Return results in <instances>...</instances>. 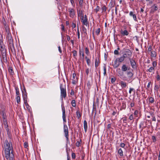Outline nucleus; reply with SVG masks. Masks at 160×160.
Masks as SVG:
<instances>
[{
  "label": "nucleus",
  "instance_id": "nucleus-1",
  "mask_svg": "<svg viewBox=\"0 0 160 160\" xmlns=\"http://www.w3.org/2000/svg\"><path fill=\"white\" fill-rule=\"evenodd\" d=\"M4 156L7 160H13L14 155L13 153V147L11 142H8L7 140L5 141L4 143Z\"/></svg>",
  "mask_w": 160,
  "mask_h": 160
},
{
  "label": "nucleus",
  "instance_id": "nucleus-2",
  "mask_svg": "<svg viewBox=\"0 0 160 160\" xmlns=\"http://www.w3.org/2000/svg\"><path fill=\"white\" fill-rule=\"evenodd\" d=\"M122 56L125 58H128L130 60V58L132 56V52L131 50L128 49H124L123 52L122 53Z\"/></svg>",
  "mask_w": 160,
  "mask_h": 160
},
{
  "label": "nucleus",
  "instance_id": "nucleus-3",
  "mask_svg": "<svg viewBox=\"0 0 160 160\" xmlns=\"http://www.w3.org/2000/svg\"><path fill=\"white\" fill-rule=\"evenodd\" d=\"M60 89L61 91V97L62 100L63 97L65 98L66 96V92L65 88L62 86V85H60Z\"/></svg>",
  "mask_w": 160,
  "mask_h": 160
},
{
  "label": "nucleus",
  "instance_id": "nucleus-4",
  "mask_svg": "<svg viewBox=\"0 0 160 160\" xmlns=\"http://www.w3.org/2000/svg\"><path fill=\"white\" fill-rule=\"evenodd\" d=\"M81 17V21L82 22L83 24L87 26L88 24V19L87 18V16L86 15H85L84 16V15L82 13L80 14Z\"/></svg>",
  "mask_w": 160,
  "mask_h": 160
},
{
  "label": "nucleus",
  "instance_id": "nucleus-5",
  "mask_svg": "<svg viewBox=\"0 0 160 160\" xmlns=\"http://www.w3.org/2000/svg\"><path fill=\"white\" fill-rule=\"evenodd\" d=\"M61 107L62 112V118L64 122H66V115L65 113V110L63 104H62Z\"/></svg>",
  "mask_w": 160,
  "mask_h": 160
},
{
  "label": "nucleus",
  "instance_id": "nucleus-6",
  "mask_svg": "<svg viewBox=\"0 0 160 160\" xmlns=\"http://www.w3.org/2000/svg\"><path fill=\"white\" fill-rule=\"evenodd\" d=\"M63 130L65 134V137L66 138L67 140H68V127L66 124L64 125Z\"/></svg>",
  "mask_w": 160,
  "mask_h": 160
},
{
  "label": "nucleus",
  "instance_id": "nucleus-7",
  "mask_svg": "<svg viewBox=\"0 0 160 160\" xmlns=\"http://www.w3.org/2000/svg\"><path fill=\"white\" fill-rule=\"evenodd\" d=\"M68 12L69 13L70 16L73 18L74 15V10L73 9L70 8L68 9Z\"/></svg>",
  "mask_w": 160,
  "mask_h": 160
},
{
  "label": "nucleus",
  "instance_id": "nucleus-8",
  "mask_svg": "<svg viewBox=\"0 0 160 160\" xmlns=\"http://www.w3.org/2000/svg\"><path fill=\"white\" fill-rule=\"evenodd\" d=\"M118 59H116L114 61L113 66L114 68H116L119 66V63L118 62Z\"/></svg>",
  "mask_w": 160,
  "mask_h": 160
},
{
  "label": "nucleus",
  "instance_id": "nucleus-9",
  "mask_svg": "<svg viewBox=\"0 0 160 160\" xmlns=\"http://www.w3.org/2000/svg\"><path fill=\"white\" fill-rule=\"evenodd\" d=\"M7 38L9 42L10 43H11L12 42V37H11V34L9 33L8 32Z\"/></svg>",
  "mask_w": 160,
  "mask_h": 160
},
{
  "label": "nucleus",
  "instance_id": "nucleus-10",
  "mask_svg": "<svg viewBox=\"0 0 160 160\" xmlns=\"http://www.w3.org/2000/svg\"><path fill=\"white\" fill-rule=\"evenodd\" d=\"M25 91V93H23V99L24 101V103L25 102H27V94L26 92V91L25 90V89H24Z\"/></svg>",
  "mask_w": 160,
  "mask_h": 160
},
{
  "label": "nucleus",
  "instance_id": "nucleus-11",
  "mask_svg": "<svg viewBox=\"0 0 160 160\" xmlns=\"http://www.w3.org/2000/svg\"><path fill=\"white\" fill-rule=\"evenodd\" d=\"M119 84L122 88H125L127 86V83L126 82L123 81H120Z\"/></svg>",
  "mask_w": 160,
  "mask_h": 160
},
{
  "label": "nucleus",
  "instance_id": "nucleus-12",
  "mask_svg": "<svg viewBox=\"0 0 160 160\" xmlns=\"http://www.w3.org/2000/svg\"><path fill=\"white\" fill-rule=\"evenodd\" d=\"M129 15L131 16H132L133 17V19L135 21H137V17H136V15L135 14H134L133 13V12H132V11L130 12L129 13Z\"/></svg>",
  "mask_w": 160,
  "mask_h": 160
},
{
  "label": "nucleus",
  "instance_id": "nucleus-13",
  "mask_svg": "<svg viewBox=\"0 0 160 160\" xmlns=\"http://www.w3.org/2000/svg\"><path fill=\"white\" fill-rule=\"evenodd\" d=\"M121 70L123 72H126L128 70V67L125 64L122 65Z\"/></svg>",
  "mask_w": 160,
  "mask_h": 160
},
{
  "label": "nucleus",
  "instance_id": "nucleus-14",
  "mask_svg": "<svg viewBox=\"0 0 160 160\" xmlns=\"http://www.w3.org/2000/svg\"><path fill=\"white\" fill-rule=\"evenodd\" d=\"M151 8L152 11L153 12L157 10L158 9L157 5L155 4H154L152 6Z\"/></svg>",
  "mask_w": 160,
  "mask_h": 160
},
{
  "label": "nucleus",
  "instance_id": "nucleus-15",
  "mask_svg": "<svg viewBox=\"0 0 160 160\" xmlns=\"http://www.w3.org/2000/svg\"><path fill=\"white\" fill-rule=\"evenodd\" d=\"M130 60L132 68H134L136 64L135 61L133 59H131V58L130 60Z\"/></svg>",
  "mask_w": 160,
  "mask_h": 160
},
{
  "label": "nucleus",
  "instance_id": "nucleus-16",
  "mask_svg": "<svg viewBox=\"0 0 160 160\" xmlns=\"http://www.w3.org/2000/svg\"><path fill=\"white\" fill-rule=\"evenodd\" d=\"M150 56L152 58H155L157 56L156 52L154 51H151L150 53Z\"/></svg>",
  "mask_w": 160,
  "mask_h": 160
},
{
  "label": "nucleus",
  "instance_id": "nucleus-17",
  "mask_svg": "<svg viewBox=\"0 0 160 160\" xmlns=\"http://www.w3.org/2000/svg\"><path fill=\"white\" fill-rule=\"evenodd\" d=\"M83 124H84V131L85 132H87V128H88V126H87V122L86 120H84V121L83 122Z\"/></svg>",
  "mask_w": 160,
  "mask_h": 160
},
{
  "label": "nucleus",
  "instance_id": "nucleus-18",
  "mask_svg": "<svg viewBox=\"0 0 160 160\" xmlns=\"http://www.w3.org/2000/svg\"><path fill=\"white\" fill-rule=\"evenodd\" d=\"M121 33L123 35L127 36L129 34L128 31L126 30H125L124 31L121 30Z\"/></svg>",
  "mask_w": 160,
  "mask_h": 160
},
{
  "label": "nucleus",
  "instance_id": "nucleus-19",
  "mask_svg": "<svg viewBox=\"0 0 160 160\" xmlns=\"http://www.w3.org/2000/svg\"><path fill=\"white\" fill-rule=\"evenodd\" d=\"M125 58L122 56L120 58H117L116 59H118V61L119 62H122L125 59Z\"/></svg>",
  "mask_w": 160,
  "mask_h": 160
},
{
  "label": "nucleus",
  "instance_id": "nucleus-20",
  "mask_svg": "<svg viewBox=\"0 0 160 160\" xmlns=\"http://www.w3.org/2000/svg\"><path fill=\"white\" fill-rule=\"evenodd\" d=\"M99 63V60L98 58H96L95 59V67L96 68H97V67H98Z\"/></svg>",
  "mask_w": 160,
  "mask_h": 160
},
{
  "label": "nucleus",
  "instance_id": "nucleus-21",
  "mask_svg": "<svg viewBox=\"0 0 160 160\" xmlns=\"http://www.w3.org/2000/svg\"><path fill=\"white\" fill-rule=\"evenodd\" d=\"M3 123H4V126H5V128H6V130H7V133L8 134V132H9V129L8 128V122Z\"/></svg>",
  "mask_w": 160,
  "mask_h": 160
},
{
  "label": "nucleus",
  "instance_id": "nucleus-22",
  "mask_svg": "<svg viewBox=\"0 0 160 160\" xmlns=\"http://www.w3.org/2000/svg\"><path fill=\"white\" fill-rule=\"evenodd\" d=\"M24 104H25L26 108L28 110L29 112L30 111L31 107L29 106L27 102H24Z\"/></svg>",
  "mask_w": 160,
  "mask_h": 160
},
{
  "label": "nucleus",
  "instance_id": "nucleus-23",
  "mask_svg": "<svg viewBox=\"0 0 160 160\" xmlns=\"http://www.w3.org/2000/svg\"><path fill=\"white\" fill-rule=\"evenodd\" d=\"M127 75L128 77L132 78L133 76V74L131 72H128Z\"/></svg>",
  "mask_w": 160,
  "mask_h": 160
},
{
  "label": "nucleus",
  "instance_id": "nucleus-24",
  "mask_svg": "<svg viewBox=\"0 0 160 160\" xmlns=\"http://www.w3.org/2000/svg\"><path fill=\"white\" fill-rule=\"evenodd\" d=\"M118 153L121 156H123V151L121 148H120L118 150Z\"/></svg>",
  "mask_w": 160,
  "mask_h": 160
},
{
  "label": "nucleus",
  "instance_id": "nucleus-25",
  "mask_svg": "<svg viewBox=\"0 0 160 160\" xmlns=\"http://www.w3.org/2000/svg\"><path fill=\"white\" fill-rule=\"evenodd\" d=\"M149 103H152L154 102V99L152 97H150L149 98Z\"/></svg>",
  "mask_w": 160,
  "mask_h": 160
},
{
  "label": "nucleus",
  "instance_id": "nucleus-26",
  "mask_svg": "<svg viewBox=\"0 0 160 160\" xmlns=\"http://www.w3.org/2000/svg\"><path fill=\"white\" fill-rule=\"evenodd\" d=\"M17 102L18 103H19L20 102V98L19 96H17L16 98Z\"/></svg>",
  "mask_w": 160,
  "mask_h": 160
},
{
  "label": "nucleus",
  "instance_id": "nucleus-27",
  "mask_svg": "<svg viewBox=\"0 0 160 160\" xmlns=\"http://www.w3.org/2000/svg\"><path fill=\"white\" fill-rule=\"evenodd\" d=\"M150 72H152L154 71V68L153 67H151L148 70Z\"/></svg>",
  "mask_w": 160,
  "mask_h": 160
},
{
  "label": "nucleus",
  "instance_id": "nucleus-28",
  "mask_svg": "<svg viewBox=\"0 0 160 160\" xmlns=\"http://www.w3.org/2000/svg\"><path fill=\"white\" fill-rule=\"evenodd\" d=\"M8 71L11 74L13 75V74L14 72L12 68L10 67L8 69Z\"/></svg>",
  "mask_w": 160,
  "mask_h": 160
},
{
  "label": "nucleus",
  "instance_id": "nucleus-29",
  "mask_svg": "<svg viewBox=\"0 0 160 160\" xmlns=\"http://www.w3.org/2000/svg\"><path fill=\"white\" fill-rule=\"evenodd\" d=\"M71 104L72 106L73 107H75L76 106L75 101L74 100H73L72 101Z\"/></svg>",
  "mask_w": 160,
  "mask_h": 160
},
{
  "label": "nucleus",
  "instance_id": "nucleus-30",
  "mask_svg": "<svg viewBox=\"0 0 160 160\" xmlns=\"http://www.w3.org/2000/svg\"><path fill=\"white\" fill-rule=\"evenodd\" d=\"M152 47L150 45L148 47V52L150 54V53L152 51Z\"/></svg>",
  "mask_w": 160,
  "mask_h": 160
},
{
  "label": "nucleus",
  "instance_id": "nucleus-31",
  "mask_svg": "<svg viewBox=\"0 0 160 160\" xmlns=\"http://www.w3.org/2000/svg\"><path fill=\"white\" fill-rule=\"evenodd\" d=\"M103 71H104L103 74L104 76H105L106 74V66L105 65H104V66H103Z\"/></svg>",
  "mask_w": 160,
  "mask_h": 160
},
{
  "label": "nucleus",
  "instance_id": "nucleus-32",
  "mask_svg": "<svg viewBox=\"0 0 160 160\" xmlns=\"http://www.w3.org/2000/svg\"><path fill=\"white\" fill-rule=\"evenodd\" d=\"M15 90L16 91V94L17 96H19V92L18 88H15Z\"/></svg>",
  "mask_w": 160,
  "mask_h": 160
},
{
  "label": "nucleus",
  "instance_id": "nucleus-33",
  "mask_svg": "<svg viewBox=\"0 0 160 160\" xmlns=\"http://www.w3.org/2000/svg\"><path fill=\"white\" fill-rule=\"evenodd\" d=\"M72 53H73V56L75 58L76 56H77V52L75 50H74Z\"/></svg>",
  "mask_w": 160,
  "mask_h": 160
},
{
  "label": "nucleus",
  "instance_id": "nucleus-34",
  "mask_svg": "<svg viewBox=\"0 0 160 160\" xmlns=\"http://www.w3.org/2000/svg\"><path fill=\"white\" fill-rule=\"evenodd\" d=\"M100 32V28H98V29H97L95 33L97 35H98L99 34Z\"/></svg>",
  "mask_w": 160,
  "mask_h": 160
},
{
  "label": "nucleus",
  "instance_id": "nucleus-35",
  "mask_svg": "<svg viewBox=\"0 0 160 160\" xmlns=\"http://www.w3.org/2000/svg\"><path fill=\"white\" fill-rule=\"evenodd\" d=\"M85 53L87 55H88L89 54V50L87 48H85Z\"/></svg>",
  "mask_w": 160,
  "mask_h": 160
},
{
  "label": "nucleus",
  "instance_id": "nucleus-36",
  "mask_svg": "<svg viewBox=\"0 0 160 160\" xmlns=\"http://www.w3.org/2000/svg\"><path fill=\"white\" fill-rule=\"evenodd\" d=\"M152 65L153 66V67H154V68L157 65L156 62L155 61H153L152 63Z\"/></svg>",
  "mask_w": 160,
  "mask_h": 160
},
{
  "label": "nucleus",
  "instance_id": "nucleus-37",
  "mask_svg": "<svg viewBox=\"0 0 160 160\" xmlns=\"http://www.w3.org/2000/svg\"><path fill=\"white\" fill-rule=\"evenodd\" d=\"M86 62H87V63L88 65V66H90V63H91V60H90V59H87V60H86Z\"/></svg>",
  "mask_w": 160,
  "mask_h": 160
},
{
  "label": "nucleus",
  "instance_id": "nucleus-38",
  "mask_svg": "<svg viewBox=\"0 0 160 160\" xmlns=\"http://www.w3.org/2000/svg\"><path fill=\"white\" fill-rule=\"evenodd\" d=\"M77 33H78V39H79L80 38V32H79V28H78V29H77Z\"/></svg>",
  "mask_w": 160,
  "mask_h": 160
},
{
  "label": "nucleus",
  "instance_id": "nucleus-39",
  "mask_svg": "<svg viewBox=\"0 0 160 160\" xmlns=\"http://www.w3.org/2000/svg\"><path fill=\"white\" fill-rule=\"evenodd\" d=\"M83 2V0H79V4L81 6L82 5Z\"/></svg>",
  "mask_w": 160,
  "mask_h": 160
},
{
  "label": "nucleus",
  "instance_id": "nucleus-40",
  "mask_svg": "<svg viewBox=\"0 0 160 160\" xmlns=\"http://www.w3.org/2000/svg\"><path fill=\"white\" fill-rule=\"evenodd\" d=\"M132 91H134V92L135 91L134 89L132 88H130L129 91V93L131 94V93L132 92Z\"/></svg>",
  "mask_w": 160,
  "mask_h": 160
},
{
  "label": "nucleus",
  "instance_id": "nucleus-41",
  "mask_svg": "<svg viewBox=\"0 0 160 160\" xmlns=\"http://www.w3.org/2000/svg\"><path fill=\"white\" fill-rule=\"evenodd\" d=\"M106 9H107V8L105 6H103L102 7V11L103 12L106 11Z\"/></svg>",
  "mask_w": 160,
  "mask_h": 160
},
{
  "label": "nucleus",
  "instance_id": "nucleus-42",
  "mask_svg": "<svg viewBox=\"0 0 160 160\" xmlns=\"http://www.w3.org/2000/svg\"><path fill=\"white\" fill-rule=\"evenodd\" d=\"M114 54L115 55H118L119 54V52L118 50H115L114 51Z\"/></svg>",
  "mask_w": 160,
  "mask_h": 160
},
{
  "label": "nucleus",
  "instance_id": "nucleus-43",
  "mask_svg": "<svg viewBox=\"0 0 160 160\" xmlns=\"http://www.w3.org/2000/svg\"><path fill=\"white\" fill-rule=\"evenodd\" d=\"M152 140L153 142H155V141H156L155 137L154 136H152Z\"/></svg>",
  "mask_w": 160,
  "mask_h": 160
},
{
  "label": "nucleus",
  "instance_id": "nucleus-44",
  "mask_svg": "<svg viewBox=\"0 0 160 160\" xmlns=\"http://www.w3.org/2000/svg\"><path fill=\"white\" fill-rule=\"evenodd\" d=\"M76 146L77 147H79L80 146V142L79 141H77L76 142Z\"/></svg>",
  "mask_w": 160,
  "mask_h": 160
},
{
  "label": "nucleus",
  "instance_id": "nucleus-45",
  "mask_svg": "<svg viewBox=\"0 0 160 160\" xmlns=\"http://www.w3.org/2000/svg\"><path fill=\"white\" fill-rule=\"evenodd\" d=\"M72 157L73 159H75L76 157L75 154L74 153H72Z\"/></svg>",
  "mask_w": 160,
  "mask_h": 160
},
{
  "label": "nucleus",
  "instance_id": "nucleus-46",
  "mask_svg": "<svg viewBox=\"0 0 160 160\" xmlns=\"http://www.w3.org/2000/svg\"><path fill=\"white\" fill-rule=\"evenodd\" d=\"M24 147L25 148H27L28 146V143L26 142H25L24 144Z\"/></svg>",
  "mask_w": 160,
  "mask_h": 160
},
{
  "label": "nucleus",
  "instance_id": "nucleus-47",
  "mask_svg": "<svg viewBox=\"0 0 160 160\" xmlns=\"http://www.w3.org/2000/svg\"><path fill=\"white\" fill-rule=\"evenodd\" d=\"M158 88H159L158 85L155 86V87H154V89L155 90H157V91H158Z\"/></svg>",
  "mask_w": 160,
  "mask_h": 160
},
{
  "label": "nucleus",
  "instance_id": "nucleus-48",
  "mask_svg": "<svg viewBox=\"0 0 160 160\" xmlns=\"http://www.w3.org/2000/svg\"><path fill=\"white\" fill-rule=\"evenodd\" d=\"M156 78H157V80L158 81H159L160 80V77L159 75L158 74L157 75V76L156 77Z\"/></svg>",
  "mask_w": 160,
  "mask_h": 160
},
{
  "label": "nucleus",
  "instance_id": "nucleus-49",
  "mask_svg": "<svg viewBox=\"0 0 160 160\" xmlns=\"http://www.w3.org/2000/svg\"><path fill=\"white\" fill-rule=\"evenodd\" d=\"M125 144L123 143H121L120 144V146L122 148H124L125 146Z\"/></svg>",
  "mask_w": 160,
  "mask_h": 160
},
{
  "label": "nucleus",
  "instance_id": "nucleus-50",
  "mask_svg": "<svg viewBox=\"0 0 160 160\" xmlns=\"http://www.w3.org/2000/svg\"><path fill=\"white\" fill-rule=\"evenodd\" d=\"M72 83L73 84H75L76 82V79H72Z\"/></svg>",
  "mask_w": 160,
  "mask_h": 160
},
{
  "label": "nucleus",
  "instance_id": "nucleus-51",
  "mask_svg": "<svg viewBox=\"0 0 160 160\" xmlns=\"http://www.w3.org/2000/svg\"><path fill=\"white\" fill-rule=\"evenodd\" d=\"M129 119H130V120H131L133 119V116L132 114H131L130 115L129 118Z\"/></svg>",
  "mask_w": 160,
  "mask_h": 160
},
{
  "label": "nucleus",
  "instance_id": "nucleus-52",
  "mask_svg": "<svg viewBox=\"0 0 160 160\" xmlns=\"http://www.w3.org/2000/svg\"><path fill=\"white\" fill-rule=\"evenodd\" d=\"M72 28H75V27H76V25L75 23H73L72 24Z\"/></svg>",
  "mask_w": 160,
  "mask_h": 160
},
{
  "label": "nucleus",
  "instance_id": "nucleus-53",
  "mask_svg": "<svg viewBox=\"0 0 160 160\" xmlns=\"http://www.w3.org/2000/svg\"><path fill=\"white\" fill-rule=\"evenodd\" d=\"M138 111L137 110H135L134 112V114L137 117V115L138 114Z\"/></svg>",
  "mask_w": 160,
  "mask_h": 160
},
{
  "label": "nucleus",
  "instance_id": "nucleus-54",
  "mask_svg": "<svg viewBox=\"0 0 160 160\" xmlns=\"http://www.w3.org/2000/svg\"><path fill=\"white\" fill-rule=\"evenodd\" d=\"M76 76V74L75 73H73L72 74V79H75V77Z\"/></svg>",
  "mask_w": 160,
  "mask_h": 160
},
{
  "label": "nucleus",
  "instance_id": "nucleus-55",
  "mask_svg": "<svg viewBox=\"0 0 160 160\" xmlns=\"http://www.w3.org/2000/svg\"><path fill=\"white\" fill-rule=\"evenodd\" d=\"M151 83V82H149L148 83V84L147 86V87L148 88H150V85Z\"/></svg>",
  "mask_w": 160,
  "mask_h": 160
},
{
  "label": "nucleus",
  "instance_id": "nucleus-56",
  "mask_svg": "<svg viewBox=\"0 0 160 160\" xmlns=\"http://www.w3.org/2000/svg\"><path fill=\"white\" fill-rule=\"evenodd\" d=\"M77 115L78 116V118H79V117H81V115H80V113L79 112H77Z\"/></svg>",
  "mask_w": 160,
  "mask_h": 160
},
{
  "label": "nucleus",
  "instance_id": "nucleus-57",
  "mask_svg": "<svg viewBox=\"0 0 160 160\" xmlns=\"http://www.w3.org/2000/svg\"><path fill=\"white\" fill-rule=\"evenodd\" d=\"M3 117H2V118H3V119H6V116L5 115H4V113H3Z\"/></svg>",
  "mask_w": 160,
  "mask_h": 160
},
{
  "label": "nucleus",
  "instance_id": "nucleus-58",
  "mask_svg": "<svg viewBox=\"0 0 160 160\" xmlns=\"http://www.w3.org/2000/svg\"><path fill=\"white\" fill-rule=\"evenodd\" d=\"M61 27H62V28H61L62 30H63V31H64V25L62 24Z\"/></svg>",
  "mask_w": 160,
  "mask_h": 160
},
{
  "label": "nucleus",
  "instance_id": "nucleus-59",
  "mask_svg": "<svg viewBox=\"0 0 160 160\" xmlns=\"http://www.w3.org/2000/svg\"><path fill=\"white\" fill-rule=\"evenodd\" d=\"M89 68H87L86 69V72L87 75L89 73Z\"/></svg>",
  "mask_w": 160,
  "mask_h": 160
},
{
  "label": "nucleus",
  "instance_id": "nucleus-60",
  "mask_svg": "<svg viewBox=\"0 0 160 160\" xmlns=\"http://www.w3.org/2000/svg\"><path fill=\"white\" fill-rule=\"evenodd\" d=\"M58 50L59 52L60 53H62V50L61 49V48H60V46H59L58 47Z\"/></svg>",
  "mask_w": 160,
  "mask_h": 160
},
{
  "label": "nucleus",
  "instance_id": "nucleus-61",
  "mask_svg": "<svg viewBox=\"0 0 160 160\" xmlns=\"http://www.w3.org/2000/svg\"><path fill=\"white\" fill-rule=\"evenodd\" d=\"M127 120V118L126 117H124L123 119V121L125 122Z\"/></svg>",
  "mask_w": 160,
  "mask_h": 160
},
{
  "label": "nucleus",
  "instance_id": "nucleus-62",
  "mask_svg": "<svg viewBox=\"0 0 160 160\" xmlns=\"http://www.w3.org/2000/svg\"><path fill=\"white\" fill-rule=\"evenodd\" d=\"M130 105H131V107H134V104L133 102H132V103H131Z\"/></svg>",
  "mask_w": 160,
  "mask_h": 160
},
{
  "label": "nucleus",
  "instance_id": "nucleus-63",
  "mask_svg": "<svg viewBox=\"0 0 160 160\" xmlns=\"http://www.w3.org/2000/svg\"><path fill=\"white\" fill-rule=\"evenodd\" d=\"M82 30L84 32H86V29L85 27H82Z\"/></svg>",
  "mask_w": 160,
  "mask_h": 160
},
{
  "label": "nucleus",
  "instance_id": "nucleus-64",
  "mask_svg": "<svg viewBox=\"0 0 160 160\" xmlns=\"http://www.w3.org/2000/svg\"><path fill=\"white\" fill-rule=\"evenodd\" d=\"M158 160H160V151L159 152V154L158 157Z\"/></svg>",
  "mask_w": 160,
  "mask_h": 160
}]
</instances>
